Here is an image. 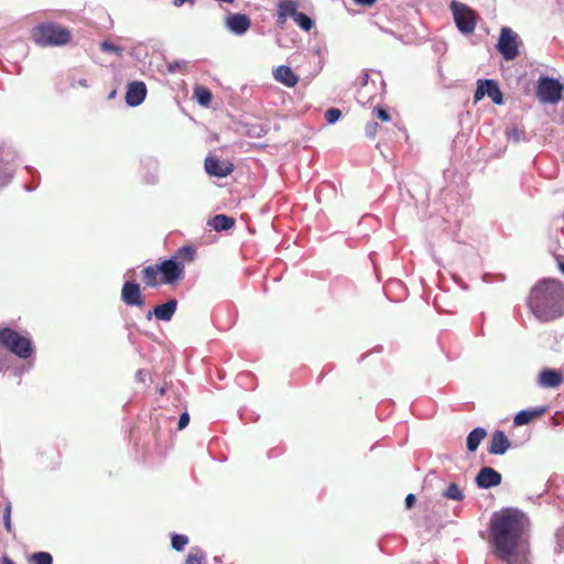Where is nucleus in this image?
Masks as SVG:
<instances>
[{"label":"nucleus","instance_id":"obj_9","mask_svg":"<svg viewBox=\"0 0 564 564\" xmlns=\"http://www.w3.org/2000/svg\"><path fill=\"white\" fill-rule=\"evenodd\" d=\"M488 96L491 98L494 104L496 105H502L503 102V96L500 91L498 84L492 79H478L477 80V89L474 95V101L478 102L481 100L485 96Z\"/></svg>","mask_w":564,"mask_h":564},{"label":"nucleus","instance_id":"obj_36","mask_svg":"<svg viewBox=\"0 0 564 564\" xmlns=\"http://www.w3.org/2000/svg\"><path fill=\"white\" fill-rule=\"evenodd\" d=\"M189 423V414L187 412H184L181 414L180 419H178V426L177 429L178 430H183L185 429Z\"/></svg>","mask_w":564,"mask_h":564},{"label":"nucleus","instance_id":"obj_34","mask_svg":"<svg viewBox=\"0 0 564 564\" xmlns=\"http://www.w3.org/2000/svg\"><path fill=\"white\" fill-rule=\"evenodd\" d=\"M378 123L376 121H369L366 126H365V134L367 138L369 139H375V137L377 135V132H378Z\"/></svg>","mask_w":564,"mask_h":564},{"label":"nucleus","instance_id":"obj_6","mask_svg":"<svg viewBox=\"0 0 564 564\" xmlns=\"http://www.w3.org/2000/svg\"><path fill=\"white\" fill-rule=\"evenodd\" d=\"M455 24L463 34H471L477 24L476 12L467 4L453 0L449 4Z\"/></svg>","mask_w":564,"mask_h":564},{"label":"nucleus","instance_id":"obj_14","mask_svg":"<svg viewBox=\"0 0 564 564\" xmlns=\"http://www.w3.org/2000/svg\"><path fill=\"white\" fill-rule=\"evenodd\" d=\"M501 475L491 467H482L477 477L476 484L479 488L488 489L500 485Z\"/></svg>","mask_w":564,"mask_h":564},{"label":"nucleus","instance_id":"obj_25","mask_svg":"<svg viewBox=\"0 0 564 564\" xmlns=\"http://www.w3.org/2000/svg\"><path fill=\"white\" fill-rule=\"evenodd\" d=\"M206 553L199 547H193L188 553L185 564H204Z\"/></svg>","mask_w":564,"mask_h":564},{"label":"nucleus","instance_id":"obj_38","mask_svg":"<svg viewBox=\"0 0 564 564\" xmlns=\"http://www.w3.org/2000/svg\"><path fill=\"white\" fill-rule=\"evenodd\" d=\"M415 501H416V497L415 495L413 494H409L406 497H405V507L406 509H411L413 508V506L415 505Z\"/></svg>","mask_w":564,"mask_h":564},{"label":"nucleus","instance_id":"obj_39","mask_svg":"<svg viewBox=\"0 0 564 564\" xmlns=\"http://www.w3.org/2000/svg\"><path fill=\"white\" fill-rule=\"evenodd\" d=\"M352 1L356 6H361V7H371L377 2V0H352Z\"/></svg>","mask_w":564,"mask_h":564},{"label":"nucleus","instance_id":"obj_28","mask_svg":"<svg viewBox=\"0 0 564 564\" xmlns=\"http://www.w3.org/2000/svg\"><path fill=\"white\" fill-rule=\"evenodd\" d=\"M31 564H53V557L47 552H36L30 557Z\"/></svg>","mask_w":564,"mask_h":564},{"label":"nucleus","instance_id":"obj_24","mask_svg":"<svg viewBox=\"0 0 564 564\" xmlns=\"http://www.w3.org/2000/svg\"><path fill=\"white\" fill-rule=\"evenodd\" d=\"M195 249L191 246H183L180 248L172 258H176V261H182L183 263L191 262L194 260Z\"/></svg>","mask_w":564,"mask_h":564},{"label":"nucleus","instance_id":"obj_3","mask_svg":"<svg viewBox=\"0 0 564 564\" xmlns=\"http://www.w3.org/2000/svg\"><path fill=\"white\" fill-rule=\"evenodd\" d=\"M185 267L176 258H170L142 269L141 275L145 286L173 285L184 278Z\"/></svg>","mask_w":564,"mask_h":564},{"label":"nucleus","instance_id":"obj_40","mask_svg":"<svg viewBox=\"0 0 564 564\" xmlns=\"http://www.w3.org/2000/svg\"><path fill=\"white\" fill-rule=\"evenodd\" d=\"M7 367V359L4 354L0 350V371Z\"/></svg>","mask_w":564,"mask_h":564},{"label":"nucleus","instance_id":"obj_16","mask_svg":"<svg viewBox=\"0 0 564 564\" xmlns=\"http://www.w3.org/2000/svg\"><path fill=\"white\" fill-rule=\"evenodd\" d=\"M564 380L563 373L555 369H543L538 377V384L542 388H557Z\"/></svg>","mask_w":564,"mask_h":564},{"label":"nucleus","instance_id":"obj_35","mask_svg":"<svg viewBox=\"0 0 564 564\" xmlns=\"http://www.w3.org/2000/svg\"><path fill=\"white\" fill-rule=\"evenodd\" d=\"M3 522L4 527L8 532L12 531V524H11V503L8 502L3 512Z\"/></svg>","mask_w":564,"mask_h":564},{"label":"nucleus","instance_id":"obj_13","mask_svg":"<svg viewBox=\"0 0 564 564\" xmlns=\"http://www.w3.org/2000/svg\"><path fill=\"white\" fill-rule=\"evenodd\" d=\"M299 2L295 0H280L276 6V22L280 26L286 23L288 18H292L293 20L300 13L297 11Z\"/></svg>","mask_w":564,"mask_h":564},{"label":"nucleus","instance_id":"obj_22","mask_svg":"<svg viewBox=\"0 0 564 564\" xmlns=\"http://www.w3.org/2000/svg\"><path fill=\"white\" fill-rule=\"evenodd\" d=\"M487 436V431L482 427L474 429L467 436V448L469 452H475L480 445L481 441Z\"/></svg>","mask_w":564,"mask_h":564},{"label":"nucleus","instance_id":"obj_11","mask_svg":"<svg viewBox=\"0 0 564 564\" xmlns=\"http://www.w3.org/2000/svg\"><path fill=\"white\" fill-rule=\"evenodd\" d=\"M205 170L209 175L226 177L234 171V164L228 161H221L216 156H207L204 163Z\"/></svg>","mask_w":564,"mask_h":564},{"label":"nucleus","instance_id":"obj_43","mask_svg":"<svg viewBox=\"0 0 564 564\" xmlns=\"http://www.w3.org/2000/svg\"><path fill=\"white\" fill-rule=\"evenodd\" d=\"M165 393H166V388H165V387H161V388L159 389V394H160V395H164Z\"/></svg>","mask_w":564,"mask_h":564},{"label":"nucleus","instance_id":"obj_12","mask_svg":"<svg viewBox=\"0 0 564 564\" xmlns=\"http://www.w3.org/2000/svg\"><path fill=\"white\" fill-rule=\"evenodd\" d=\"M148 94L147 86L143 82L134 80L128 84L126 91V102L131 107L141 105Z\"/></svg>","mask_w":564,"mask_h":564},{"label":"nucleus","instance_id":"obj_2","mask_svg":"<svg viewBox=\"0 0 564 564\" xmlns=\"http://www.w3.org/2000/svg\"><path fill=\"white\" fill-rule=\"evenodd\" d=\"M532 313L542 322H550L564 314V284L544 279L534 285L528 299Z\"/></svg>","mask_w":564,"mask_h":564},{"label":"nucleus","instance_id":"obj_37","mask_svg":"<svg viewBox=\"0 0 564 564\" xmlns=\"http://www.w3.org/2000/svg\"><path fill=\"white\" fill-rule=\"evenodd\" d=\"M521 135H522V132L517 128H513L512 130L508 131V138L513 139V141H516V142L520 141Z\"/></svg>","mask_w":564,"mask_h":564},{"label":"nucleus","instance_id":"obj_45","mask_svg":"<svg viewBox=\"0 0 564 564\" xmlns=\"http://www.w3.org/2000/svg\"><path fill=\"white\" fill-rule=\"evenodd\" d=\"M560 269H561L562 272H564V262L560 263Z\"/></svg>","mask_w":564,"mask_h":564},{"label":"nucleus","instance_id":"obj_30","mask_svg":"<svg viewBox=\"0 0 564 564\" xmlns=\"http://www.w3.org/2000/svg\"><path fill=\"white\" fill-rule=\"evenodd\" d=\"M100 50L105 53H110L120 56L123 52V48L121 46H118L116 44H112L110 42L104 41L100 43Z\"/></svg>","mask_w":564,"mask_h":564},{"label":"nucleus","instance_id":"obj_27","mask_svg":"<svg viewBox=\"0 0 564 564\" xmlns=\"http://www.w3.org/2000/svg\"><path fill=\"white\" fill-rule=\"evenodd\" d=\"M294 22L304 31L308 32L314 26L313 20L306 15L305 13L300 12L296 18L294 19Z\"/></svg>","mask_w":564,"mask_h":564},{"label":"nucleus","instance_id":"obj_1","mask_svg":"<svg viewBox=\"0 0 564 564\" xmlns=\"http://www.w3.org/2000/svg\"><path fill=\"white\" fill-rule=\"evenodd\" d=\"M525 527L527 519L518 509H503L492 516L490 543L499 558L510 563L511 556L519 547Z\"/></svg>","mask_w":564,"mask_h":564},{"label":"nucleus","instance_id":"obj_32","mask_svg":"<svg viewBox=\"0 0 564 564\" xmlns=\"http://www.w3.org/2000/svg\"><path fill=\"white\" fill-rule=\"evenodd\" d=\"M341 116V111L338 108H330L325 112V119L328 123H335Z\"/></svg>","mask_w":564,"mask_h":564},{"label":"nucleus","instance_id":"obj_17","mask_svg":"<svg viewBox=\"0 0 564 564\" xmlns=\"http://www.w3.org/2000/svg\"><path fill=\"white\" fill-rule=\"evenodd\" d=\"M510 446L511 443L505 432L496 431L491 435V440L488 445V453L492 455H502L510 448Z\"/></svg>","mask_w":564,"mask_h":564},{"label":"nucleus","instance_id":"obj_5","mask_svg":"<svg viewBox=\"0 0 564 564\" xmlns=\"http://www.w3.org/2000/svg\"><path fill=\"white\" fill-rule=\"evenodd\" d=\"M0 345L21 359L30 358L34 350L29 336L10 327L0 328Z\"/></svg>","mask_w":564,"mask_h":564},{"label":"nucleus","instance_id":"obj_20","mask_svg":"<svg viewBox=\"0 0 564 564\" xmlns=\"http://www.w3.org/2000/svg\"><path fill=\"white\" fill-rule=\"evenodd\" d=\"M274 78L290 88L295 87L299 83V77L291 67L285 65H281L274 69Z\"/></svg>","mask_w":564,"mask_h":564},{"label":"nucleus","instance_id":"obj_26","mask_svg":"<svg viewBox=\"0 0 564 564\" xmlns=\"http://www.w3.org/2000/svg\"><path fill=\"white\" fill-rule=\"evenodd\" d=\"M444 497L455 501H462L464 499V494L457 484L452 482L444 491Z\"/></svg>","mask_w":564,"mask_h":564},{"label":"nucleus","instance_id":"obj_31","mask_svg":"<svg viewBox=\"0 0 564 564\" xmlns=\"http://www.w3.org/2000/svg\"><path fill=\"white\" fill-rule=\"evenodd\" d=\"M372 115H373V117H376L377 119H379L382 122L391 121V116L386 108L375 107L372 110Z\"/></svg>","mask_w":564,"mask_h":564},{"label":"nucleus","instance_id":"obj_10","mask_svg":"<svg viewBox=\"0 0 564 564\" xmlns=\"http://www.w3.org/2000/svg\"><path fill=\"white\" fill-rule=\"evenodd\" d=\"M121 301L129 306H144L140 284L134 281L124 282L121 289Z\"/></svg>","mask_w":564,"mask_h":564},{"label":"nucleus","instance_id":"obj_15","mask_svg":"<svg viewBox=\"0 0 564 564\" xmlns=\"http://www.w3.org/2000/svg\"><path fill=\"white\" fill-rule=\"evenodd\" d=\"M177 301L175 299H171L167 302L156 305L153 308V312H149L147 315L148 319H151L152 315L155 316L159 321L170 322L176 312Z\"/></svg>","mask_w":564,"mask_h":564},{"label":"nucleus","instance_id":"obj_21","mask_svg":"<svg viewBox=\"0 0 564 564\" xmlns=\"http://www.w3.org/2000/svg\"><path fill=\"white\" fill-rule=\"evenodd\" d=\"M235 219L224 214H219L214 216L208 225L213 227L216 231H223L231 229L235 226Z\"/></svg>","mask_w":564,"mask_h":564},{"label":"nucleus","instance_id":"obj_33","mask_svg":"<svg viewBox=\"0 0 564 564\" xmlns=\"http://www.w3.org/2000/svg\"><path fill=\"white\" fill-rule=\"evenodd\" d=\"M166 68L169 70V73H171V74H173L177 70L183 72L186 68V62L185 61H173L166 65Z\"/></svg>","mask_w":564,"mask_h":564},{"label":"nucleus","instance_id":"obj_7","mask_svg":"<svg viewBox=\"0 0 564 564\" xmlns=\"http://www.w3.org/2000/svg\"><path fill=\"white\" fill-rule=\"evenodd\" d=\"M564 86L556 79L550 77H541L538 87L536 96L545 104H557L562 99Z\"/></svg>","mask_w":564,"mask_h":564},{"label":"nucleus","instance_id":"obj_19","mask_svg":"<svg viewBox=\"0 0 564 564\" xmlns=\"http://www.w3.org/2000/svg\"><path fill=\"white\" fill-rule=\"evenodd\" d=\"M250 19L246 14L236 13L231 14L226 20L227 28L235 34H243L250 28Z\"/></svg>","mask_w":564,"mask_h":564},{"label":"nucleus","instance_id":"obj_41","mask_svg":"<svg viewBox=\"0 0 564 564\" xmlns=\"http://www.w3.org/2000/svg\"><path fill=\"white\" fill-rule=\"evenodd\" d=\"M0 564H15V563L11 558H9L8 556H3L0 560Z\"/></svg>","mask_w":564,"mask_h":564},{"label":"nucleus","instance_id":"obj_42","mask_svg":"<svg viewBox=\"0 0 564 564\" xmlns=\"http://www.w3.org/2000/svg\"><path fill=\"white\" fill-rule=\"evenodd\" d=\"M147 376H148V373H147V372H143L142 370H140V371L138 372V378H139V380H140V381H142V382H144V381H145V377H147Z\"/></svg>","mask_w":564,"mask_h":564},{"label":"nucleus","instance_id":"obj_4","mask_svg":"<svg viewBox=\"0 0 564 564\" xmlns=\"http://www.w3.org/2000/svg\"><path fill=\"white\" fill-rule=\"evenodd\" d=\"M31 37L39 46H64L72 41V31L53 21L35 25L31 30Z\"/></svg>","mask_w":564,"mask_h":564},{"label":"nucleus","instance_id":"obj_8","mask_svg":"<svg viewBox=\"0 0 564 564\" xmlns=\"http://www.w3.org/2000/svg\"><path fill=\"white\" fill-rule=\"evenodd\" d=\"M497 47L505 59H514L519 55L518 34L510 28H502Z\"/></svg>","mask_w":564,"mask_h":564},{"label":"nucleus","instance_id":"obj_23","mask_svg":"<svg viewBox=\"0 0 564 564\" xmlns=\"http://www.w3.org/2000/svg\"><path fill=\"white\" fill-rule=\"evenodd\" d=\"M194 97L200 106L208 107L212 102L213 95L210 90L204 86H196L194 88Z\"/></svg>","mask_w":564,"mask_h":564},{"label":"nucleus","instance_id":"obj_44","mask_svg":"<svg viewBox=\"0 0 564 564\" xmlns=\"http://www.w3.org/2000/svg\"><path fill=\"white\" fill-rule=\"evenodd\" d=\"M368 77H369L368 73H364V85L367 84Z\"/></svg>","mask_w":564,"mask_h":564},{"label":"nucleus","instance_id":"obj_18","mask_svg":"<svg viewBox=\"0 0 564 564\" xmlns=\"http://www.w3.org/2000/svg\"><path fill=\"white\" fill-rule=\"evenodd\" d=\"M547 412V406H538L534 409L522 410L518 412L513 419L516 426L530 424L536 419L542 417Z\"/></svg>","mask_w":564,"mask_h":564},{"label":"nucleus","instance_id":"obj_29","mask_svg":"<svg viewBox=\"0 0 564 564\" xmlns=\"http://www.w3.org/2000/svg\"><path fill=\"white\" fill-rule=\"evenodd\" d=\"M188 544V538L184 534L172 535V547L176 551H182Z\"/></svg>","mask_w":564,"mask_h":564}]
</instances>
